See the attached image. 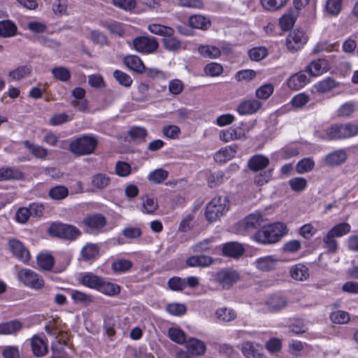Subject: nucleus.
Returning a JSON list of instances; mask_svg holds the SVG:
<instances>
[{
	"label": "nucleus",
	"mask_w": 358,
	"mask_h": 358,
	"mask_svg": "<svg viewBox=\"0 0 358 358\" xmlns=\"http://www.w3.org/2000/svg\"><path fill=\"white\" fill-rule=\"evenodd\" d=\"M287 227L280 222L262 227L254 235V240L261 244H273L286 234Z\"/></svg>",
	"instance_id": "nucleus-1"
},
{
	"label": "nucleus",
	"mask_w": 358,
	"mask_h": 358,
	"mask_svg": "<svg viewBox=\"0 0 358 358\" xmlns=\"http://www.w3.org/2000/svg\"><path fill=\"white\" fill-rule=\"evenodd\" d=\"M98 139L93 134L82 135L73 140L69 144V150L77 156L88 155L94 152Z\"/></svg>",
	"instance_id": "nucleus-2"
},
{
	"label": "nucleus",
	"mask_w": 358,
	"mask_h": 358,
	"mask_svg": "<svg viewBox=\"0 0 358 358\" xmlns=\"http://www.w3.org/2000/svg\"><path fill=\"white\" fill-rule=\"evenodd\" d=\"M325 134L322 139L336 141L349 138L358 134V126L354 124H332L324 130Z\"/></svg>",
	"instance_id": "nucleus-3"
},
{
	"label": "nucleus",
	"mask_w": 358,
	"mask_h": 358,
	"mask_svg": "<svg viewBox=\"0 0 358 358\" xmlns=\"http://www.w3.org/2000/svg\"><path fill=\"white\" fill-rule=\"evenodd\" d=\"M49 233L52 236L68 241H74L82 234L76 227L61 222L52 223L49 227Z\"/></svg>",
	"instance_id": "nucleus-4"
},
{
	"label": "nucleus",
	"mask_w": 358,
	"mask_h": 358,
	"mask_svg": "<svg viewBox=\"0 0 358 358\" xmlns=\"http://www.w3.org/2000/svg\"><path fill=\"white\" fill-rule=\"evenodd\" d=\"M227 210V200L226 197L216 196L207 205L206 217L209 222H212L219 219Z\"/></svg>",
	"instance_id": "nucleus-5"
},
{
	"label": "nucleus",
	"mask_w": 358,
	"mask_h": 358,
	"mask_svg": "<svg viewBox=\"0 0 358 358\" xmlns=\"http://www.w3.org/2000/svg\"><path fill=\"white\" fill-rule=\"evenodd\" d=\"M17 278L25 286L34 289H40L45 285L43 277L29 268L20 270Z\"/></svg>",
	"instance_id": "nucleus-6"
},
{
	"label": "nucleus",
	"mask_w": 358,
	"mask_h": 358,
	"mask_svg": "<svg viewBox=\"0 0 358 358\" xmlns=\"http://www.w3.org/2000/svg\"><path fill=\"white\" fill-rule=\"evenodd\" d=\"M240 278L239 273L231 268H223L218 271L214 278V281L217 283L222 289H229Z\"/></svg>",
	"instance_id": "nucleus-7"
},
{
	"label": "nucleus",
	"mask_w": 358,
	"mask_h": 358,
	"mask_svg": "<svg viewBox=\"0 0 358 358\" xmlns=\"http://www.w3.org/2000/svg\"><path fill=\"white\" fill-rule=\"evenodd\" d=\"M158 45V42L154 37L138 36L133 40L134 49L141 53H152L157 49Z\"/></svg>",
	"instance_id": "nucleus-8"
},
{
	"label": "nucleus",
	"mask_w": 358,
	"mask_h": 358,
	"mask_svg": "<svg viewBox=\"0 0 358 358\" xmlns=\"http://www.w3.org/2000/svg\"><path fill=\"white\" fill-rule=\"evenodd\" d=\"M264 222V215L259 211H255L246 216L239 223L240 228L245 232H251L262 226Z\"/></svg>",
	"instance_id": "nucleus-9"
},
{
	"label": "nucleus",
	"mask_w": 358,
	"mask_h": 358,
	"mask_svg": "<svg viewBox=\"0 0 358 358\" xmlns=\"http://www.w3.org/2000/svg\"><path fill=\"white\" fill-rule=\"evenodd\" d=\"M8 248L13 255L22 262L27 263L30 259L29 251L20 241L16 238L9 239Z\"/></svg>",
	"instance_id": "nucleus-10"
},
{
	"label": "nucleus",
	"mask_w": 358,
	"mask_h": 358,
	"mask_svg": "<svg viewBox=\"0 0 358 358\" xmlns=\"http://www.w3.org/2000/svg\"><path fill=\"white\" fill-rule=\"evenodd\" d=\"M287 46L291 51L301 49L307 41V36L301 30H294L287 38Z\"/></svg>",
	"instance_id": "nucleus-11"
},
{
	"label": "nucleus",
	"mask_w": 358,
	"mask_h": 358,
	"mask_svg": "<svg viewBox=\"0 0 358 358\" xmlns=\"http://www.w3.org/2000/svg\"><path fill=\"white\" fill-rule=\"evenodd\" d=\"M82 223L92 231H101L107 221L103 215L94 214L85 217Z\"/></svg>",
	"instance_id": "nucleus-12"
},
{
	"label": "nucleus",
	"mask_w": 358,
	"mask_h": 358,
	"mask_svg": "<svg viewBox=\"0 0 358 358\" xmlns=\"http://www.w3.org/2000/svg\"><path fill=\"white\" fill-rule=\"evenodd\" d=\"M262 106V103L257 99H248L241 101L236 110L241 115H252L256 113Z\"/></svg>",
	"instance_id": "nucleus-13"
},
{
	"label": "nucleus",
	"mask_w": 358,
	"mask_h": 358,
	"mask_svg": "<svg viewBox=\"0 0 358 358\" xmlns=\"http://www.w3.org/2000/svg\"><path fill=\"white\" fill-rule=\"evenodd\" d=\"M348 159V154L344 149H339L327 155L324 159L326 165L337 166L343 164Z\"/></svg>",
	"instance_id": "nucleus-14"
},
{
	"label": "nucleus",
	"mask_w": 358,
	"mask_h": 358,
	"mask_svg": "<svg viewBox=\"0 0 358 358\" xmlns=\"http://www.w3.org/2000/svg\"><path fill=\"white\" fill-rule=\"evenodd\" d=\"M330 69L329 64L324 59H319L311 62L306 68V71L311 76H319L328 71Z\"/></svg>",
	"instance_id": "nucleus-15"
},
{
	"label": "nucleus",
	"mask_w": 358,
	"mask_h": 358,
	"mask_svg": "<svg viewBox=\"0 0 358 358\" xmlns=\"http://www.w3.org/2000/svg\"><path fill=\"white\" fill-rule=\"evenodd\" d=\"M265 305L270 312L279 311L287 306V299L283 296L274 294L266 300Z\"/></svg>",
	"instance_id": "nucleus-16"
},
{
	"label": "nucleus",
	"mask_w": 358,
	"mask_h": 358,
	"mask_svg": "<svg viewBox=\"0 0 358 358\" xmlns=\"http://www.w3.org/2000/svg\"><path fill=\"white\" fill-rule=\"evenodd\" d=\"M309 82L306 75L303 71H299L291 76L287 80V86L292 90H299L303 87Z\"/></svg>",
	"instance_id": "nucleus-17"
},
{
	"label": "nucleus",
	"mask_w": 358,
	"mask_h": 358,
	"mask_svg": "<svg viewBox=\"0 0 358 358\" xmlns=\"http://www.w3.org/2000/svg\"><path fill=\"white\" fill-rule=\"evenodd\" d=\"M23 328L19 320L0 323V335H16Z\"/></svg>",
	"instance_id": "nucleus-18"
},
{
	"label": "nucleus",
	"mask_w": 358,
	"mask_h": 358,
	"mask_svg": "<svg viewBox=\"0 0 358 358\" xmlns=\"http://www.w3.org/2000/svg\"><path fill=\"white\" fill-rule=\"evenodd\" d=\"M237 145L227 146L217 151L214 159L217 162L224 163L235 157L237 150Z\"/></svg>",
	"instance_id": "nucleus-19"
},
{
	"label": "nucleus",
	"mask_w": 358,
	"mask_h": 358,
	"mask_svg": "<svg viewBox=\"0 0 358 358\" xmlns=\"http://www.w3.org/2000/svg\"><path fill=\"white\" fill-rule=\"evenodd\" d=\"M185 262L189 267H207L213 263V259L208 255H193L188 257Z\"/></svg>",
	"instance_id": "nucleus-20"
},
{
	"label": "nucleus",
	"mask_w": 358,
	"mask_h": 358,
	"mask_svg": "<svg viewBox=\"0 0 358 358\" xmlns=\"http://www.w3.org/2000/svg\"><path fill=\"white\" fill-rule=\"evenodd\" d=\"M269 159L263 155L252 156L248 162V168L253 171H258L267 167L269 164Z\"/></svg>",
	"instance_id": "nucleus-21"
},
{
	"label": "nucleus",
	"mask_w": 358,
	"mask_h": 358,
	"mask_svg": "<svg viewBox=\"0 0 358 358\" xmlns=\"http://www.w3.org/2000/svg\"><path fill=\"white\" fill-rule=\"evenodd\" d=\"M277 262L274 256L269 255L258 258L255 264L258 270L267 272L275 268Z\"/></svg>",
	"instance_id": "nucleus-22"
},
{
	"label": "nucleus",
	"mask_w": 358,
	"mask_h": 358,
	"mask_svg": "<svg viewBox=\"0 0 358 358\" xmlns=\"http://www.w3.org/2000/svg\"><path fill=\"white\" fill-rule=\"evenodd\" d=\"M31 348L33 354L37 357L45 356L48 352V348L43 340L38 336L34 335L31 338Z\"/></svg>",
	"instance_id": "nucleus-23"
},
{
	"label": "nucleus",
	"mask_w": 358,
	"mask_h": 358,
	"mask_svg": "<svg viewBox=\"0 0 358 358\" xmlns=\"http://www.w3.org/2000/svg\"><path fill=\"white\" fill-rule=\"evenodd\" d=\"M73 96L76 99L71 101V104L80 111H84L87 108L86 100L84 99L85 91L82 87H76L72 91Z\"/></svg>",
	"instance_id": "nucleus-24"
},
{
	"label": "nucleus",
	"mask_w": 358,
	"mask_h": 358,
	"mask_svg": "<svg viewBox=\"0 0 358 358\" xmlns=\"http://www.w3.org/2000/svg\"><path fill=\"white\" fill-rule=\"evenodd\" d=\"M124 63L129 69L138 73H142L145 70L142 60L136 55L126 56Z\"/></svg>",
	"instance_id": "nucleus-25"
},
{
	"label": "nucleus",
	"mask_w": 358,
	"mask_h": 358,
	"mask_svg": "<svg viewBox=\"0 0 358 358\" xmlns=\"http://www.w3.org/2000/svg\"><path fill=\"white\" fill-rule=\"evenodd\" d=\"M244 252L243 246L236 242H230L224 245L222 252L224 256L237 258Z\"/></svg>",
	"instance_id": "nucleus-26"
},
{
	"label": "nucleus",
	"mask_w": 358,
	"mask_h": 358,
	"mask_svg": "<svg viewBox=\"0 0 358 358\" xmlns=\"http://www.w3.org/2000/svg\"><path fill=\"white\" fill-rule=\"evenodd\" d=\"M110 178L106 173H99L92 177L91 184L97 190L107 188L110 184Z\"/></svg>",
	"instance_id": "nucleus-27"
},
{
	"label": "nucleus",
	"mask_w": 358,
	"mask_h": 358,
	"mask_svg": "<svg viewBox=\"0 0 358 358\" xmlns=\"http://www.w3.org/2000/svg\"><path fill=\"white\" fill-rule=\"evenodd\" d=\"M17 31V25L11 20H7L0 21V37H13L16 34Z\"/></svg>",
	"instance_id": "nucleus-28"
},
{
	"label": "nucleus",
	"mask_w": 358,
	"mask_h": 358,
	"mask_svg": "<svg viewBox=\"0 0 358 358\" xmlns=\"http://www.w3.org/2000/svg\"><path fill=\"white\" fill-rule=\"evenodd\" d=\"M186 348L191 354L194 355H202L206 350L205 343L196 338L189 339L186 342Z\"/></svg>",
	"instance_id": "nucleus-29"
},
{
	"label": "nucleus",
	"mask_w": 358,
	"mask_h": 358,
	"mask_svg": "<svg viewBox=\"0 0 358 358\" xmlns=\"http://www.w3.org/2000/svg\"><path fill=\"white\" fill-rule=\"evenodd\" d=\"M127 134L133 141L142 143L145 142L148 133L145 127L133 126L129 129Z\"/></svg>",
	"instance_id": "nucleus-30"
},
{
	"label": "nucleus",
	"mask_w": 358,
	"mask_h": 358,
	"mask_svg": "<svg viewBox=\"0 0 358 358\" xmlns=\"http://www.w3.org/2000/svg\"><path fill=\"white\" fill-rule=\"evenodd\" d=\"M291 277L299 281L306 280L309 276L308 268L303 264H298L290 268Z\"/></svg>",
	"instance_id": "nucleus-31"
},
{
	"label": "nucleus",
	"mask_w": 358,
	"mask_h": 358,
	"mask_svg": "<svg viewBox=\"0 0 358 358\" xmlns=\"http://www.w3.org/2000/svg\"><path fill=\"white\" fill-rule=\"evenodd\" d=\"M24 146L37 159H45L48 154V150L43 146L34 144L29 141H23Z\"/></svg>",
	"instance_id": "nucleus-32"
},
{
	"label": "nucleus",
	"mask_w": 358,
	"mask_h": 358,
	"mask_svg": "<svg viewBox=\"0 0 358 358\" xmlns=\"http://www.w3.org/2000/svg\"><path fill=\"white\" fill-rule=\"evenodd\" d=\"M189 24L191 27L206 30L210 25V21L203 15H194L189 17Z\"/></svg>",
	"instance_id": "nucleus-33"
},
{
	"label": "nucleus",
	"mask_w": 358,
	"mask_h": 358,
	"mask_svg": "<svg viewBox=\"0 0 358 358\" xmlns=\"http://www.w3.org/2000/svg\"><path fill=\"white\" fill-rule=\"evenodd\" d=\"M31 67L29 65H22L17 67L13 71H9L8 76L13 80L18 81L30 75Z\"/></svg>",
	"instance_id": "nucleus-34"
},
{
	"label": "nucleus",
	"mask_w": 358,
	"mask_h": 358,
	"mask_svg": "<svg viewBox=\"0 0 358 358\" xmlns=\"http://www.w3.org/2000/svg\"><path fill=\"white\" fill-rule=\"evenodd\" d=\"M97 290L104 294L113 296L120 293V287L119 285L106 282L102 278Z\"/></svg>",
	"instance_id": "nucleus-35"
},
{
	"label": "nucleus",
	"mask_w": 358,
	"mask_h": 358,
	"mask_svg": "<svg viewBox=\"0 0 358 358\" xmlns=\"http://www.w3.org/2000/svg\"><path fill=\"white\" fill-rule=\"evenodd\" d=\"M37 264L41 270L50 271L53 267L55 260L54 257L46 253H41L36 258Z\"/></svg>",
	"instance_id": "nucleus-36"
},
{
	"label": "nucleus",
	"mask_w": 358,
	"mask_h": 358,
	"mask_svg": "<svg viewBox=\"0 0 358 358\" xmlns=\"http://www.w3.org/2000/svg\"><path fill=\"white\" fill-rule=\"evenodd\" d=\"M198 51L203 57L210 59H215L221 55L220 50L212 45H200Z\"/></svg>",
	"instance_id": "nucleus-37"
},
{
	"label": "nucleus",
	"mask_w": 358,
	"mask_h": 358,
	"mask_svg": "<svg viewBox=\"0 0 358 358\" xmlns=\"http://www.w3.org/2000/svg\"><path fill=\"white\" fill-rule=\"evenodd\" d=\"M101 278L92 273H87L83 276L82 283L85 287L97 290L100 282H101Z\"/></svg>",
	"instance_id": "nucleus-38"
},
{
	"label": "nucleus",
	"mask_w": 358,
	"mask_h": 358,
	"mask_svg": "<svg viewBox=\"0 0 358 358\" xmlns=\"http://www.w3.org/2000/svg\"><path fill=\"white\" fill-rule=\"evenodd\" d=\"M99 248L96 244L87 243L83 248L80 255L85 260L94 259L98 255Z\"/></svg>",
	"instance_id": "nucleus-39"
},
{
	"label": "nucleus",
	"mask_w": 358,
	"mask_h": 358,
	"mask_svg": "<svg viewBox=\"0 0 358 358\" xmlns=\"http://www.w3.org/2000/svg\"><path fill=\"white\" fill-rule=\"evenodd\" d=\"M215 315L219 320L225 322L233 321L236 317V312L233 309L227 308H218Z\"/></svg>",
	"instance_id": "nucleus-40"
},
{
	"label": "nucleus",
	"mask_w": 358,
	"mask_h": 358,
	"mask_svg": "<svg viewBox=\"0 0 358 358\" xmlns=\"http://www.w3.org/2000/svg\"><path fill=\"white\" fill-rule=\"evenodd\" d=\"M289 0H261L262 7L269 11H276L285 7Z\"/></svg>",
	"instance_id": "nucleus-41"
},
{
	"label": "nucleus",
	"mask_w": 358,
	"mask_h": 358,
	"mask_svg": "<svg viewBox=\"0 0 358 358\" xmlns=\"http://www.w3.org/2000/svg\"><path fill=\"white\" fill-rule=\"evenodd\" d=\"M315 166V162L312 158L307 157L300 160L296 165V171L302 174L311 171Z\"/></svg>",
	"instance_id": "nucleus-42"
},
{
	"label": "nucleus",
	"mask_w": 358,
	"mask_h": 358,
	"mask_svg": "<svg viewBox=\"0 0 358 358\" xmlns=\"http://www.w3.org/2000/svg\"><path fill=\"white\" fill-rule=\"evenodd\" d=\"M337 86L338 83L335 80L331 78H327L319 82L315 85V88L318 92L326 93L334 89Z\"/></svg>",
	"instance_id": "nucleus-43"
},
{
	"label": "nucleus",
	"mask_w": 358,
	"mask_h": 358,
	"mask_svg": "<svg viewBox=\"0 0 358 358\" xmlns=\"http://www.w3.org/2000/svg\"><path fill=\"white\" fill-rule=\"evenodd\" d=\"M71 298L76 303H81L87 306L93 302V297L90 294L78 290H73L71 293Z\"/></svg>",
	"instance_id": "nucleus-44"
},
{
	"label": "nucleus",
	"mask_w": 358,
	"mask_h": 358,
	"mask_svg": "<svg viewBox=\"0 0 358 358\" xmlns=\"http://www.w3.org/2000/svg\"><path fill=\"white\" fill-rule=\"evenodd\" d=\"M343 0H327L325 4L326 12L332 16H336L341 10Z\"/></svg>",
	"instance_id": "nucleus-45"
},
{
	"label": "nucleus",
	"mask_w": 358,
	"mask_h": 358,
	"mask_svg": "<svg viewBox=\"0 0 358 358\" xmlns=\"http://www.w3.org/2000/svg\"><path fill=\"white\" fill-rule=\"evenodd\" d=\"M168 336L172 341L178 344H183L186 341L185 332L177 327L170 328L168 330Z\"/></svg>",
	"instance_id": "nucleus-46"
},
{
	"label": "nucleus",
	"mask_w": 358,
	"mask_h": 358,
	"mask_svg": "<svg viewBox=\"0 0 358 358\" xmlns=\"http://www.w3.org/2000/svg\"><path fill=\"white\" fill-rule=\"evenodd\" d=\"M296 15H294L292 12H289L283 15L279 20L280 27L284 31L292 29L294 24Z\"/></svg>",
	"instance_id": "nucleus-47"
},
{
	"label": "nucleus",
	"mask_w": 358,
	"mask_h": 358,
	"mask_svg": "<svg viewBox=\"0 0 358 358\" xmlns=\"http://www.w3.org/2000/svg\"><path fill=\"white\" fill-rule=\"evenodd\" d=\"M350 230L351 226L347 222H343L335 225L328 233L334 237H341L350 233Z\"/></svg>",
	"instance_id": "nucleus-48"
},
{
	"label": "nucleus",
	"mask_w": 358,
	"mask_h": 358,
	"mask_svg": "<svg viewBox=\"0 0 358 358\" xmlns=\"http://www.w3.org/2000/svg\"><path fill=\"white\" fill-rule=\"evenodd\" d=\"M329 318L333 323L338 324H347L350 321V315L348 313L344 310H336L332 312Z\"/></svg>",
	"instance_id": "nucleus-49"
},
{
	"label": "nucleus",
	"mask_w": 358,
	"mask_h": 358,
	"mask_svg": "<svg viewBox=\"0 0 358 358\" xmlns=\"http://www.w3.org/2000/svg\"><path fill=\"white\" fill-rule=\"evenodd\" d=\"M168 171L162 169H158L150 172L148 176V179L150 182L159 184L164 181L168 178Z\"/></svg>",
	"instance_id": "nucleus-50"
},
{
	"label": "nucleus",
	"mask_w": 358,
	"mask_h": 358,
	"mask_svg": "<svg viewBox=\"0 0 358 358\" xmlns=\"http://www.w3.org/2000/svg\"><path fill=\"white\" fill-rule=\"evenodd\" d=\"M241 138V134H238L237 129L229 127L222 130L220 133V139L224 142H229Z\"/></svg>",
	"instance_id": "nucleus-51"
},
{
	"label": "nucleus",
	"mask_w": 358,
	"mask_h": 358,
	"mask_svg": "<svg viewBox=\"0 0 358 358\" xmlns=\"http://www.w3.org/2000/svg\"><path fill=\"white\" fill-rule=\"evenodd\" d=\"M148 30L155 34L164 36L173 35V29L171 27L163 26L158 24H152L148 26Z\"/></svg>",
	"instance_id": "nucleus-52"
},
{
	"label": "nucleus",
	"mask_w": 358,
	"mask_h": 358,
	"mask_svg": "<svg viewBox=\"0 0 358 358\" xmlns=\"http://www.w3.org/2000/svg\"><path fill=\"white\" fill-rule=\"evenodd\" d=\"M132 266L130 260L120 259L113 262L111 266L114 272L122 273L129 271Z\"/></svg>",
	"instance_id": "nucleus-53"
},
{
	"label": "nucleus",
	"mask_w": 358,
	"mask_h": 358,
	"mask_svg": "<svg viewBox=\"0 0 358 358\" xmlns=\"http://www.w3.org/2000/svg\"><path fill=\"white\" fill-rule=\"evenodd\" d=\"M68 189L64 186H56L49 191L50 197L55 200L64 199L68 196Z\"/></svg>",
	"instance_id": "nucleus-54"
},
{
	"label": "nucleus",
	"mask_w": 358,
	"mask_h": 358,
	"mask_svg": "<svg viewBox=\"0 0 358 358\" xmlns=\"http://www.w3.org/2000/svg\"><path fill=\"white\" fill-rule=\"evenodd\" d=\"M101 26L108 29L110 34L122 36L124 33L122 24L117 22H101Z\"/></svg>",
	"instance_id": "nucleus-55"
},
{
	"label": "nucleus",
	"mask_w": 358,
	"mask_h": 358,
	"mask_svg": "<svg viewBox=\"0 0 358 358\" xmlns=\"http://www.w3.org/2000/svg\"><path fill=\"white\" fill-rule=\"evenodd\" d=\"M51 71L55 78L62 82H66L71 78L70 71L64 66L53 68Z\"/></svg>",
	"instance_id": "nucleus-56"
},
{
	"label": "nucleus",
	"mask_w": 358,
	"mask_h": 358,
	"mask_svg": "<svg viewBox=\"0 0 358 358\" xmlns=\"http://www.w3.org/2000/svg\"><path fill=\"white\" fill-rule=\"evenodd\" d=\"M113 77L119 84L125 87H130L133 82L131 78L128 74L120 70H115L113 72Z\"/></svg>",
	"instance_id": "nucleus-57"
},
{
	"label": "nucleus",
	"mask_w": 358,
	"mask_h": 358,
	"mask_svg": "<svg viewBox=\"0 0 358 358\" xmlns=\"http://www.w3.org/2000/svg\"><path fill=\"white\" fill-rule=\"evenodd\" d=\"M273 92V86L271 84H265L256 90L255 95L258 99H267Z\"/></svg>",
	"instance_id": "nucleus-58"
},
{
	"label": "nucleus",
	"mask_w": 358,
	"mask_h": 358,
	"mask_svg": "<svg viewBox=\"0 0 358 358\" xmlns=\"http://www.w3.org/2000/svg\"><path fill=\"white\" fill-rule=\"evenodd\" d=\"M248 55L252 60L258 62L267 56L268 51L264 47H257L250 49L248 52Z\"/></svg>",
	"instance_id": "nucleus-59"
},
{
	"label": "nucleus",
	"mask_w": 358,
	"mask_h": 358,
	"mask_svg": "<svg viewBox=\"0 0 358 358\" xmlns=\"http://www.w3.org/2000/svg\"><path fill=\"white\" fill-rule=\"evenodd\" d=\"M162 134L169 138L176 139L180 134V129L174 124L166 125L162 128Z\"/></svg>",
	"instance_id": "nucleus-60"
},
{
	"label": "nucleus",
	"mask_w": 358,
	"mask_h": 358,
	"mask_svg": "<svg viewBox=\"0 0 358 358\" xmlns=\"http://www.w3.org/2000/svg\"><path fill=\"white\" fill-rule=\"evenodd\" d=\"M223 72V67L221 64L215 62L208 64L204 68V73L209 76H218Z\"/></svg>",
	"instance_id": "nucleus-61"
},
{
	"label": "nucleus",
	"mask_w": 358,
	"mask_h": 358,
	"mask_svg": "<svg viewBox=\"0 0 358 358\" xmlns=\"http://www.w3.org/2000/svg\"><path fill=\"white\" fill-rule=\"evenodd\" d=\"M291 189L294 192H301L307 186V180L302 177L293 178L289 181Z\"/></svg>",
	"instance_id": "nucleus-62"
},
{
	"label": "nucleus",
	"mask_w": 358,
	"mask_h": 358,
	"mask_svg": "<svg viewBox=\"0 0 358 358\" xmlns=\"http://www.w3.org/2000/svg\"><path fill=\"white\" fill-rule=\"evenodd\" d=\"M163 43L165 48L170 51L178 50L180 47V42L173 35H166L163 39Z\"/></svg>",
	"instance_id": "nucleus-63"
},
{
	"label": "nucleus",
	"mask_w": 358,
	"mask_h": 358,
	"mask_svg": "<svg viewBox=\"0 0 358 358\" xmlns=\"http://www.w3.org/2000/svg\"><path fill=\"white\" fill-rule=\"evenodd\" d=\"M90 40L99 45H108V39L106 36L99 30H92L90 33Z\"/></svg>",
	"instance_id": "nucleus-64"
}]
</instances>
